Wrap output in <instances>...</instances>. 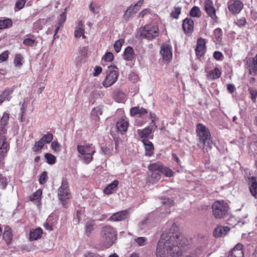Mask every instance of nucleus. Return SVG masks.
Here are the masks:
<instances>
[{
	"mask_svg": "<svg viewBox=\"0 0 257 257\" xmlns=\"http://www.w3.org/2000/svg\"><path fill=\"white\" fill-rule=\"evenodd\" d=\"M134 57V52L131 47H127L123 52V58L127 61H132Z\"/></svg>",
	"mask_w": 257,
	"mask_h": 257,
	"instance_id": "28",
	"label": "nucleus"
},
{
	"mask_svg": "<svg viewBox=\"0 0 257 257\" xmlns=\"http://www.w3.org/2000/svg\"><path fill=\"white\" fill-rule=\"evenodd\" d=\"M143 3L144 0H139L137 3L130 6L126 10L123 18L127 21L132 15L136 14L140 10Z\"/></svg>",
	"mask_w": 257,
	"mask_h": 257,
	"instance_id": "11",
	"label": "nucleus"
},
{
	"mask_svg": "<svg viewBox=\"0 0 257 257\" xmlns=\"http://www.w3.org/2000/svg\"><path fill=\"white\" fill-rule=\"evenodd\" d=\"M109 152V149L106 146H102L100 149V153L102 154H107Z\"/></svg>",
	"mask_w": 257,
	"mask_h": 257,
	"instance_id": "64",
	"label": "nucleus"
},
{
	"mask_svg": "<svg viewBox=\"0 0 257 257\" xmlns=\"http://www.w3.org/2000/svg\"><path fill=\"white\" fill-rule=\"evenodd\" d=\"M96 222L94 220H88L85 224V234L87 236H90L95 230Z\"/></svg>",
	"mask_w": 257,
	"mask_h": 257,
	"instance_id": "21",
	"label": "nucleus"
},
{
	"mask_svg": "<svg viewBox=\"0 0 257 257\" xmlns=\"http://www.w3.org/2000/svg\"><path fill=\"white\" fill-rule=\"evenodd\" d=\"M230 228L227 226H218L213 231V235L215 237H220L227 234Z\"/></svg>",
	"mask_w": 257,
	"mask_h": 257,
	"instance_id": "19",
	"label": "nucleus"
},
{
	"mask_svg": "<svg viewBox=\"0 0 257 257\" xmlns=\"http://www.w3.org/2000/svg\"><path fill=\"white\" fill-rule=\"evenodd\" d=\"M9 52L8 50H6L3 52L2 54H0V63L6 61L9 55Z\"/></svg>",
	"mask_w": 257,
	"mask_h": 257,
	"instance_id": "55",
	"label": "nucleus"
},
{
	"mask_svg": "<svg viewBox=\"0 0 257 257\" xmlns=\"http://www.w3.org/2000/svg\"><path fill=\"white\" fill-rule=\"evenodd\" d=\"M251 182L249 186V190L251 195L255 198H257V181L254 177H251L249 178Z\"/></svg>",
	"mask_w": 257,
	"mask_h": 257,
	"instance_id": "25",
	"label": "nucleus"
},
{
	"mask_svg": "<svg viewBox=\"0 0 257 257\" xmlns=\"http://www.w3.org/2000/svg\"><path fill=\"white\" fill-rule=\"evenodd\" d=\"M195 52L198 57H201L205 53V41L204 39L200 38L198 40Z\"/></svg>",
	"mask_w": 257,
	"mask_h": 257,
	"instance_id": "18",
	"label": "nucleus"
},
{
	"mask_svg": "<svg viewBox=\"0 0 257 257\" xmlns=\"http://www.w3.org/2000/svg\"><path fill=\"white\" fill-rule=\"evenodd\" d=\"M66 12H64L60 15L58 20V24L57 25H60L62 27L64 23L66 21Z\"/></svg>",
	"mask_w": 257,
	"mask_h": 257,
	"instance_id": "51",
	"label": "nucleus"
},
{
	"mask_svg": "<svg viewBox=\"0 0 257 257\" xmlns=\"http://www.w3.org/2000/svg\"><path fill=\"white\" fill-rule=\"evenodd\" d=\"M128 79L133 83H136L139 80V77L135 72H131L128 75Z\"/></svg>",
	"mask_w": 257,
	"mask_h": 257,
	"instance_id": "53",
	"label": "nucleus"
},
{
	"mask_svg": "<svg viewBox=\"0 0 257 257\" xmlns=\"http://www.w3.org/2000/svg\"><path fill=\"white\" fill-rule=\"evenodd\" d=\"M142 142L145 146L146 155L151 156L153 154L154 149L152 143L147 139H143Z\"/></svg>",
	"mask_w": 257,
	"mask_h": 257,
	"instance_id": "26",
	"label": "nucleus"
},
{
	"mask_svg": "<svg viewBox=\"0 0 257 257\" xmlns=\"http://www.w3.org/2000/svg\"><path fill=\"white\" fill-rule=\"evenodd\" d=\"M114 57L112 53L108 52L105 53L102 59L106 62H111L113 60Z\"/></svg>",
	"mask_w": 257,
	"mask_h": 257,
	"instance_id": "54",
	"label": "nucleus"
},
{
	"mask_svg": "<svg viewBox=\"0 0 257 257\" xmlns=\"http://www.w3.org/2000/svg\"><path fill=\"white\" fill-rule=\"evenodd\" d=\"M8 182L6 177L0 174V188L5 189L8 185Z\"/></svg>",
	"mask_w": 257,
	"mask_h": 257,
	"instance_id": "47",
	"label": "nucleus"
},
{
	"mask_svg": "<svg viewBox=\"0 0 257 257\" xmlns=\"http://www.w3.org/2000/svg\"><path fill=\"white\" fill-rule=\"evenodd\" d=\"M151 11L150 9H145L143 11H142L141 13H140L139 15V17L140 18H144L145 16L151 14Z\"/></svg>",
	"mask_w": 257,
	"mask_h": 257,
	"instance_id": "61",
	"label": "nucleus"
},
{
	"mask_svg": "<svg viewBox=\"0 0 257 257\" xmlns=\"http://www.w3.org/2000/svg\"><path fill=\"white\" fill-rule=\"evenodd\" d=\"M162 203L163 204L164 207H170L174 205V202L173 200H171L168 198H165L163 199Z\"/></svg>",
	"mask_w": 257,
	"mask_h": 257,
	"instance_id": "52",
	"label": "nucleus"
},
{
	"mask_svg": "<svg viewBox=\"0 0 257 257\" xmlns=\"http://www.w3.org/2000/svg\"><path fill=\"white\" fill-rule=\"evenodd\" d=\"M100 236L103 246L107 248L111 246L116 240L117 233L112 226L106 225L102 228Z\"/></svg>",
	"mask_w": 257,
	"mask_h": 257,
	"instance_id": "3",
	"label": "nucleus"
},
{
	"mask_svg": "<svg viewBox=\"0 0 257 257\" xmlns=\"http://www.w3.org/2000/svg\"><path fill=\"white\" fill-rule=\"evenodd\" d=\"M204 9L208 16L212 20L217 21L218 18L216 14V10L213 6L212 0H205Z\"/></svg>",
	"mask_w": 257,
	"mask_h": 257,
	"instance_id": "9",
	"label": "nucleus"
},
{
	"mask_svg": "<svg viewBox=\"0 0 257 257\" xmlns=\"http://www.w3.org/2000/svg\"><path fill=\"white\" fill-rule=\"evenodd\" d=\"M156 128L157 125L155 121L153 120L148 127H146L143 130H138V134L141 138H143L144 139H147L152 133V131L155 130Z\"/></svg>",
	"mask_w": 257,
	"mask_h": 257,
	"instance_id": "13",
	"label": "nucleus"
},
{
	"mask_svg": "<svg viewBox=\"0 0 257 257\" xmlns=\"http://www.w3.org/2000/svg\"><path fill=\"white\" fill-rule=\"evenodd\" d=\"M160 54L164 61H170L172 58L171 46L167 44L162 45L161 47Z\"/></svg>",
	"mask_w": 257,
	"mask_h": 257,
	"instance_id": "16",
	"label": "nucleus"
},
{
	"mask_svg": "<svg viewBox=\"0 0 257 257\" xmlns=\"http://www.w3.org/2000/svg\"><path fill=\"white\" fill-rule=\"evenodd\" d=\"M77 150L78 152V157L86 164H89L93 160V156L96 152L92 144L79 145L77 146Z\"/></svg>",
	"mask_w": 257,
	"mask_h": 257,
	"instance_id": "2",
	"label": "nucleus"
},
{
	"mask_svg": "<svg viewBox=\"0 0 257 257\" xmlns=\"http://www.w3.org/2000/svg\"><path fill=\"white\" fill-rule=\"evenodd\" d=\"M130 212L124 210L113 213L109 218L111 221H120L128 218Z\"/></svg>",
	"mask_w": 257,
	"mask_h": 257,
	"instance_id": "14",
	"label": "nucleus"
},
{
	"mask_svg": "<svg viewBox=\"0 0 257 257\" xmlns=\"http://www.w3.org/2000/svg\"><path fill=\"white\" fill-rule=\"evenodd\" d=\"M246 22L245 19L244 18H242L240 19L237 20L236 21L235 24L238 27H243V26H245V25L246 24Z\"/></svg>",
	"mask_w": 257,
	"mask_h": 257,
	"instance_id": "62",
	"label": "nucleus"
},
{
	"mask_svg": "<svg viewBox=\"0 0 257 257\" xmlns=\"http://www.w3.org/2000/svg\"><path fill=\"white\" fill-rule=\"evenodd\" d=\"M45 145V144L44 143L43 141H42V139H41L38 142H36L35 143V145L33 147L32 149L34 152H38L40 150H41Z\"/></svg>",
	"mask_w": 257,
	"mask_h": 257,
	"instance_id": "41",
	"label": "nucleus"
},
{
	"mask_svg": "<svg viewBox=\"0 0 257 257\" xmlns=\"http://www.w3.org/2000/svg\"><path fill=\"white\" fill-rule=\"evenodd\" d=\"M47 20L45 19H40L33 24V28L38 32L42 29L43 27L46 24Z\"/></svg>",
	"mask_w": 257,
	"mask_h": 257,
	"instance_id": "30",
	"label": "nucleus"
},
{
	"mask_svg": "<svg viewBox=\"0 0 257 257\" xmlns=\"http://www.w3.org/2000/svg\"><path fill=\"white\" fill-rule=\"evenodd\" d=\"M161 173L164 174L167 177H171L174 175V172L171 169L164 166H163Z\"/></svg>",
	"mask_w": 257,
	"mask_h": 257,
	"instance_id": "40",
	"label": "nucleus"
},
{
	"mask_svg": "<svg viewBox=\"0 0 257 257\" xmlns=\"http://www.w3.org/2000/svg\"><path fill=\"white\" fill-rule=\"evenodd\" d=\"M45 157L47 160V163L50 165H53L56 162V157L54 155L46 153L45 155Z\"/></svg>",
	"mask_w": 257,
	"mask_h": 257,
	"instance_id": "43",
	"label": "nucleus"
},
{
	"mask_svg": "<svg viewBox=\"0 0 257 257\" xmlns=\"http://www.w3.org/2000/svg\"><path fill=\"white\" fill-rule=\"evenodd\" d=\"M243 7V3L239 0H235L228 6L230 12L233 14L240 13Z\"/></svg>",
	"mask_w": 257,
	"mask_h": 257,
	"instance_id": "17",
	"label": "nucleus"
},
{
	"mask_svg": "<svg viewBox=\"0 0 257 257\" xmlns=\"http://www.w3.org/2000/svg\"><path fill=\"white\" fill-rule=\"evenodd\" d=\"M119 182L117 180H114L108 184L104 189L103 192L106 195H109L114 192L118 185Z\"/></svg>",
	"mask_w": 257,
	"mask_h": 257,
	"instance_id": "23",
	"label": "nucleus"
},
{
	"mask_svg": "<svg viewBox=\"0 0 257 257\" xmlns=\"http://www.w3.org/2000/svg\"><path fill=\"white\" fill-rule=\"evenodd\" d=\"M13 22L10 19L0 20V30L9 28L12 26Z\"/></svg>",
	"mask_w": 257,
	"mask_h": 257,
	"instance_id": "37",
	"label": "nucleus"
},
{
	"mask_svg": "<svg viewBox=\"0 0 257 257\" xmlns=\"http://www.w3.org/2000/svg\"><path fill=\"white\" fill-rule=\"evenodd\" d=\"M214 38L218 44H220L222 40V32L220 28H216L213 32Z\"/></svg>",
	"mask_w": 257,
	"mask_h": 257,
	"instance_id": "34",
	"label": "nucleus"
},
{
	"mask_svg": "<svg viewBox=\"0 0 257 257\" xmlns=\"http://www.w3.org/2000/svg\"><path fill=\"white\" fill-rule=\"evenodd\" d=\"M84 34V29L83 28V23L82 21H79L78 22L77 25L76 26L74 36L76 38H79L81 36H83L84 38L85 36Z\"/></svg>",
	"mask_w": 257,
	"mask_h": 257,
	"instance_id": "24",
	"label": "nucleus"
},
{
	"mask_svg": "<svg viewBox=\"0 0 257 257\" xmlns=\"http://www.w3.org/2000/svg\"><path fill=\"white\" fill-rule=\"evenodd\" d=\"M90 11L94 14H98L99 12V6L95 3H91L89 5Z\"/></svg>",
	"mask_w": 257,
	"mask_h": 257,
	"instance_id": "49",
	"label": "nucleus"
},
{
	"mask_svg": "<svg viewBox=\"0 0 257 257\" xmlns=\"http://www.w3.org/2000/svg\"><path fill=\"white\" fill-rule=\"evenodd\" d=\"M221 74L219 69L215 67L213 70L207 72V78L209 80H215L218 78Z\"/></svg>",
	"mask_w": 257,
	"mask_h": 257,
	"instance_id": "22",
	"label": "nucleus"
},
{
	"mask_svg": "<svg viewBox=\"0 0 257 257\" xmlns=\"http://www.w3.org/2000/svg\"><path fill=\"white\" fill-rule=\"evenodd\" d=\"M31 38H27L23 40V43L26 46L33 47L36 45V40L34 35H31Z\"/></svg>",
	"mask_w": 257,
	"mask_h": 257,
	"instance_id": "35",
	"label": "nucleus"
},
{
	"mask_svg": "<svg viewBox=\"0 0 257 257\" xmlns=\"http://www.w3.org/2000/svg\"><path fill=\"white\" fill-rule=\"evenodd\" d=\"M181 12V8L180 7H174V10L171 13V16L176 19H178Z\"/></svg>",
	"mask_w": 257,
	"mask_h": 257,
	"instance_id": "46",
	"label": "nucleus"
},
{
	"mask_svg": "<svg viewBox=\"0 0 257 257\" xmlns=\"http://www.w3.org/2000/svg\"><path fill=\"white\" fill-rule=\"evenodd\" d=\"M10 149L9 144L7 141V138L4 135H0V159L2 160L6 156Z\"/></svg>",
	"mask_w": 257,
	"mask_h": 257,
	"instance_id": "12",
	"label": "nucleus"
},
{
	"mask_svg": "<svg viewBox=\"0 0 257 257\" xmlns=\"http://www.w3.org/2000/svg\"><path fill=\"white\" fill-rule=\"evenodd\" d=\"M91 114L95 119H97L102 114V108L99 106L94 107L91 110Z\"/></svg>",
	"mask_w": 257,
	"mask_h": 257,
	"instance_id": "38",
	"label": "nucleus"
},
{
	"mask_svg": "<svg viewBox=\"0 0 257 257\" xmlns=\"http://www.w3.org/2000/svg\"><path fill=\"white\" fill-rule=\"evenodd\" d=\"M118 73L117 71L111 70L109 67L108 71L104 80L103 81V85L105 87H108L113 84L117 80Z\"/></svg>",
	"mask_w": 257,
	"mask_h": 257,
	"instance_id": "8",
	"label": "nucleus"
},
{
	"mask_svg": "<svg viewBox=\"0 0 257 257\" xmlns=\"http://www.w3.org/2000/svg\"><path fill=\"white\" fill-rule=\"evenodd\" d=\"M159 35V28L155 24H148L140 29V36L149 40L155 39Z\"/></svg>",
	"mask_w": 257,
	"mask_h": 257,
	"instance_id": "5",
	"label": "nucleus"
},
{
	"mask_svg": "<svg viewBox=\"0 0 257 257\" xmlns=\"http://www.w3.org/2000/svg\"><path fill=\"white\" fill-rule=\"evenodd\" d=\"M190 14L191 17L199 18L201 16V11L199 8L197 7H193L190 12Z\"/></svg>",
	"mask_w": 257,
	"mask_h": 257,
	"instance_id": "39",
	"label": "nucleus"
},
{
	"mask_svg": "<svg viewBox=\"0 0 257 257\" xmlns=\"http://www.w3.org/2000/svg\"><path fill=\"white\" fill-rule=\"evenodd\" d=\"M147 240V238L145 237H138L137 239H135L136 242L140 246H143L145 245Z\"/></svg>",
	"mask_w": 257,
	"mask_h": 257,
	"instance_id": "58",
	"label": "nucleus"
},
{
	"mask_svg": "<svg viewBox=\"0 0 257 257\" xmlns=\"http://www.w3.org/2000/svg\"><path fill=\"white\" fill-rule=\"evenodd\" d=\"M248 90L251 95V99L253 102H255L257 98V89L255 88L250 87Z\"/></svg>",
	"mask_w": 257,
	"mask_h": 257,
	"instance_id": "48",
	"label": "nucleus"
},
{
	"mask_svg": "<svg viewBox=\"0 0 257 257\" xmlns=\"http://www.w3.org/2000/svg\"><path fill=\"white\" fill-rule=\"evenodd\" d=\"M187 244V238L173 223L169 231L161 235L156 249L157 257H192L185 254Z\"/></svg>",
	"mask_w": 257,
	"mask_h": 257,
	"instance_id": "1",
	"label": "nucleus"
},
{
	"mask_svg": "<svg viewBox=\"0 0 257 257\" xmlns=\"http://www.w3.org/2000/svg\"><path fill=\"white\" fill-rule=\"evenodd\" d=\"M3 238L8 243H9L11 242L13 238V234L11 229L10 228V227L6 226L5 228V231L3 234Z\"/></svg>",
	"mask_w": 257,
	"mask_h": 257,
	"instance_id": "31",
	"label": "nucleus"
},
{
	"mask_svg": "<svg viewBox=\"0 0 257 257\" xmlns=\"http://www.w3.org/2000/svg\"><path fill=\"white\" fill-rule=\"evenodd\" d=\"M213 216L216 218L224 217L228 211V205L223 200L216 201L212 206Z\"/></svg>",
	"mask_w": 257,
	"mask_h": 257,
	"instance_id": "6",
	"label": "nucleus"
},
{
	"mask_svg": "<svg viewBox=\"0 0 257 257\" xmlns=\"http://www.w3.org/2000/svg\"><path fill=\"white\" fill-rule=\"evenodd\" d=\"M183 29L185 33H191L194 28V22L190 18H186L183 21Z\"/></svg>",
	"mask_w": 257,
	"mask_h": 257,
	"instance_id": "20",
	"label": "nucleus"
},
{
	"mask_svg": "<svg viewBox=\"0 0 257 257\" xmlns=\"http://www.w3.org/2000/svg\"><path fill=\"white\" fill-rule=\"evenodd\" d=\"M24 58L22 54H17L15 55L14 60V64L16 67L20 68L24 62Z\"/></svg>",
	"mask_w": 257,
	"mask_h": 257,
	"instance_id": "32",
	"label": "nucleus"
},
{
	"mask_svg": "<svg viewBox=\"0 0 257 257\" xmlns=\"http://www.w3.org/2000/svg\"><path fill=\"white\" fill-rule=\"evenodd\" d=\"M51 148L55 152H59L61 150L60 145L57 142H52L51 143Z\"/></svg>",
	"mask_w": 257,
	"mask_h": 257,
	"instance_id": "57",
	"label": "nucleus"
},
{
	"mask_svg": "<svg viewBox=\"0 0 257 257\" xmlns=\"http://www.w3.org/2000/svg\"><path fill=\"white\" fill-rule=\"evenodd\" d=\"M196 133L199 142L202 144L203 147L207 146L211 148L212 141L209 129L203 123H199L196 125Z\"/></svg>",
	"mask_w": 257,
	"mask_h": 257,
	"instance_id": "4",
	"label": "nucleus"
},
{
	"mask_svg": "<svg viewBox=\"0 0 257 257\" xmlns=\"http://www.w3.org/2000/svg\"><path fill=\"white\" fill-rule=\"evenodd\" d=\"M147 110L143 107H134L130 110V114L132 116H135L138 114L143 115L147 113Z\"/></svg>",
	"mask_w": 257,
	"mask_h": 257,
	"instance_id": "29",
	"label": "nucleus"
},
{
	"mask_svg": "<svg viewBox=\"0 0 257 257\" xmlns=\"http://www.w3.org/2000/svg\"><path fill=\"white\" fill-rule=\"evenodd\" d=\"M251 69L253 72L257 73V54L253 58Z\"/></svg>",
	"mask_w": 257,
	"mask_h": 257,
	"instance_id": "60",
	"label": "nucleus"
},
{
	"mask_svg": "<svg viewBox=\"0 0 257 257\" xmlns=\"http://www.w3.org/2000/svg\"><path fill=\"white\" fill-rule=\"evenodd\" d=\"M43 234V230L41 228H37L35 229H32L30 231V240H36L41 238Z\"/></svg>",
	"mask_w": 257,
	"mask_h": 257,
	"instance_id": "27",
	"label": "nucleus"
},
{
	"mask_svg": "<svg viewBox=\"0 0 257 257\" xmlns=\"http://www.w3.org/2000/svg\"><path fill=\"white\" fill-rule=\"evenodd\" d=\"M213 57L218 61H221L223 59V54L220 51H215L213 53Z\"/></svg>",
	"mask_w": 257,
	"mask_h": 257,
	"instance_id": "59",
	"label": "nucleus"
},
{
	"mask_svg": "<svg viewBox=\"0 0 257 257\" xmlns=\"http://www.w3.org/2000/svg\"><path fill=\"white\" fill-rule=\"evenodd\" d=\"M47 173L46 172H43V173L40 175L39 180L40 184H44L47 182Z\"/></svg>",
	"mask_w": 257,
	"mask_h": 257,
	"instance_id": "56",
	"label": "nucleus"
},
{
	"mask_svg": "<svg viewBox=\"0 0 257 257\" xmlns=\"http://www.w3.org/2000/svg\"><path fill=\"white\" fill-rule=\"evenodd\" d=\"M128 125V118L125 116L121 117L116 123L115 127L117 132L122 135L125 134L127 131Z\"/></svg>",
	"mask_w": 257,
	"mask_h": 257,
	"instance_id": "10",
	"label": "nucleus"
},
{
	"mask_svg": "<svg viewBox=\"0 0 257 257\" xmlns=\"http://www.w3.org/2000/svg\"><path fill=\"white\" fill-rule=\"evenodd\" d=\"M162 167L163 165L161 164V163L160 162H157L150 164L148 166V169L152 172H158L161 173Z\"/></svg>",
	"mask_w": 257,
	"mask_h": 257,
	"instance_id": "33",
	"label": "nucleus"
},
{
	"mask_svg": "<svg viewBox=\"0 0 257 257\" xmlns=\"http://www.w3.org/2000/svg\"><path fill=\"white\" fill-rule=\"evenodd\" d=\"M16 88L15 86H13L11 87L6 88L2 93L0 94V105L5 101H10L12 98V94L14 92L15 89Z\"/></svg>",
	"mask_w": 257,
	"mask_h": 257,
	"instance_id": "15",
	"label": "nucleus"
},
{
	"mask_svg": "<svg viewBox=\"0 0 257 257\" xmlns=\"http://www.w3.org/2000/svg\"><path fill=\"white\" fill-rule=\"evenodd\" d=\"M42 194V191L41 190L39 189L34 192L32 196H31L30 199L31 201H34L35 200H39L40 199Z\"/></svg>",
	"mask_w": 257,
	"mask_h": 257,
	"instance_id": "50",
	"label": "nucleus"
},
{
	"mask_svg": "<svg viewBox=\"0 0 257 257\" xmlns=\"http://www.w3.org/2000/svg\"><path fill=\"white\" fill-rule=\"evenodd\" d=\"M124 42V40L123 39H119L115 42L114 44V48L116 53L120 52Z\"/></svg>",
	"mask_w": 257,
	"mask_h": 257,
	"instance_id": "42",
	"label": "nucleus"
},
{
	"mask_svg": "<svg viewBox=\"0 0 257 257\" xmlns=\"http://www.w3.org/2000/svg\"><path fill=\"white\" fill-rule=\"evenodd\" d=\"M102 72V68L100 66H96L94 68V72L93 73L94 76H97Z\"/></svg>",
	"mask_w": 257,
	"mask_h": 257,
	"instance_id": "63",
	"label": "nucleus"
},
{
	"mask_svg": "<svg viewBox=\"0 0 257 257\" xmlns=\"http://www.w3.org/2000/svg\"><path fill=\"white\" fill-rule=\"evenodd\" d=\"M9 113H8L7 112H5L1 120V125L3 131H4L5 126L7 125L8 121L9 120Z\"/></svg>",
	"mask_w": 257,
	"mask_h": 257,
	"instance_id": "36",
	"label": "nucleus"
},
{
	"mask_svg": "<svg viewBox=\"0 0 257 257\" xmlns=\"http://www.w3.org/2000/svg\"><path fill=\"white\" fill-rule=\"evenodd\" d=\"M26 3V0H17L15 7V11L17 12L22 9Z\"/></svg>",
	"mask_w": 257,
	"mask_h": 257,
	"instance_id": "44",
	"label": "nucleus"
},
{
	"mask_svg": "<svg viewBox=\"0 0 257 257\" xmlns=\"http://www.w3.org/2000/svg\"><path fill=\"white\" fill-rule=\"evenodd\" d=\"M42 141H43L44 143L49 144L52 142L53 139V135L51 133H48L46 135H44L43 137L41 138Z\"/></svg>",
	"mask_w": 257,
	"mask_h": 257,
	"instance_id": "45",
	"label": "nucleus"
},
{
	"mask_svg": "<svg viewBox=\"0 0 257 257\" xmlns=\"http://www.w3.org/2000/svg\"><path fill=\"white\" fill-rule=\"evenodd\" d=\"M58 196L59 200L62 202L70 197L69 183L64 178L62 179L61 185L58 189Z\"/></svg>",
	"mask_w": 257,
	"mask_h": 257,
	"instance_id": "7",
	"label": "nucleus"
}]
</instances>
